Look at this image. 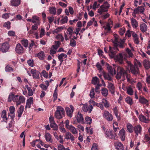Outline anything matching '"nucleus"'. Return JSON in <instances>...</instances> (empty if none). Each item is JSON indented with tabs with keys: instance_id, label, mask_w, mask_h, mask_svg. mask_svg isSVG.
<instances>
[{
	"instance_id": "obj_1",
	"label": "nucleus",
	"mask_w": 150,
	"mask_h": 150,
	"mask_svg": "<svg viewBox=\"0 0 150 150\" xmlns=\"http://www.w3.org/2000/svg\"><path fill=\"white\" fill-rule=\"evenodd\" d=\"M127 65L125 67L127 70H129L133 74L137 76L139 74V67L141 66V64L137 60L134 62V65L132 64L131 62L127 60L125 61Z\"/></svg>"
},
{
	"instance_id": "obj_2",
	"label": "nucleus",
	"mask_w": 150,
	"mask_h": 150,
	"mask_svg": "<svg viewBox=\"0 0 150 150\" xmlns=\"http://www.w3.org/2000/svg\"><path fill=\"white\" fill-rule=\"evenodd\" d=\"M8 100L9 102L13 100V102H15L17 106L25 103V98L23 96H19L18 95H14L13 94L9 95Z\"/></svg>"
},
{
	"instance_id": "obj_3",
	"label": "nucleus",
	"mask_w": 150,
	"mask_h": 150,
	"mask_svg": "<svg viewBox=\"0 0 150 150\" xmlns=\"http://www.w3.org/2000/svg\"><path fill=\"white\" fill-rule=\"evenodd\" d=\"M65 113L64 108L61 106H57V110L55 112V116L58 119H60L62 118L63 115Z\"/></svg>"
},
{
	"instance_id": "obj_4",
	"label": "nucleus",
	"mask_w": 150,
	"mask_h": 150,
	"mask_svg": "<svg viewBox=\"0 0 150 150\" xmlns=\"http://www.w3.org/2000/svg\"><path fill=\"white\" fill-rule=\"evenodd\" d=\"M116 35V37L115 36V40L113 42L114 46L117 47H119L120 48H123L124 40L119 38L117 35Z\"/></svg>"
},
{
	"instance_id": "obj_5",
	"label": "nucleus",
	"mask_w": 150,
	"mask_h": 150,
	"mask_svg": "<svg viewBox=\"0 0 150 150\" xmlns=\"http://www.w3.org/2000/svg\"><path fill=\"white\" fill-rule=\"evenodd\" d=\"M27 21L29 22H31L34 23V25L32 26V30H36L37 29L38 26L40 24L39 19H27Z\"/></svg>"
},
{
	"instance_id": "obj_6",
	"label": "nucleus",
	"mask_w": 150,
	"mask_h": 150,
	"mask_svg": "<svg viewBox=\"0 0 150 150\" xmlns=\"http://www.w3.org/2000/svg\"><path fill=\"white\" fill-rule=\"evenodd\" d=\"M103 115V117L108 121H111L113 119L112 115L107 110L104 111Z\"/></svg>"
},
{
	"instance_id": "obj_7",
	"label": "nucleus",
	"mask_w": 150,
	"mask_h": 150,
	"mask_svg": "<svg viewBox=\"0 0 150 150\" xmlns=\"http://www.w3.org/2000/svg\"><path fill=\"white\" fill-rule=\"evenodd\" d=\"M108 4L107 2L105 3L104 4L101 5L98 10V12L100 14H101L103 12L108 11L109 6L108 5H106L105 4Z\"/></svg>"
},
{
	"instance_id": "obj_8",
	"label": "nucleus",
	"mask_w": 150,
	"mask_h": 150,
	"mask_svg": "<svg viewBox=\"0 0 150 150\" xmlns=\"http://www.w3.org/2000/svg\"><path fill=\"white\" fill-rule=\"evenodd\" d=\"M109 51L108 53L109 56L112 58H114L115 56L117 53V51L118 50V48L115 46L114 47H111L109 46Z\"/></svg>"
},
{
	"instance_id": "obj_9",
	"label": "nucleus",
	"mask_w": 150,
	"mask_h": 150,
	"mask_svg": "<svg viewBox=\"0 0 150 150\" xmlns=\"http://www.w3.org/2000/svg\"><path fill=\"white\" fill-rule=\"evenodd\" d=\"M69 107L70 108L68 107H66L65 110L67 115L70 117H71L74 111V106L72 105H70Z\"/></svg>"
},
{
	"instance_id": "obj_10",
	"label": "nucleus",
	"mask_w": 150,
	"mask_h": 150,
	"mask_svg": "<svg viewBox=\"0 0 150 150\" xmlns=\"http://www.w3.org/2000/svg\"><path fill=\"white\" fill-rule=\"evenodd\" d=\"M9 49V46L7 42L0 44V51L3 53H6Z\"/></svg>"
},
{
	"instance_id": "obj_11",
	"label": "nucleus",
	"mask_w": 150,
	"mask_h": 150,
	"mask_svg": "<svg viewBox=\"0 0 150 150\" xmlns=\"http://www.w3.org/2000/svg\"><path fill=\"white\" fill-rule=\"evenodd\" d=\"M126 51L127 54L123 53V56L124 59H126L127 57L133 58L134 57V55L132 52L129 48H126Z\"/></svg>"
},
{
	"instance_id": "obj_12",
	"label": "nucleus",
	"mask_w": 150,
	"mask_h": 150,
	"mask_svg": "<svg viewBox=\"0 0 150 150\" xmlns=\"http://www.w3.org/2000/svg\"><path fill=\"white\" fill-rule=\"evenodd\" d=\"M93 107L91 106H89L88 104L86 103L83 105L82 109L85 112L90 113L92 110Z\"/></svg>"
},
{
	"instance_id": "obj_13",
	"label": "nucleus",
	"mask_w": 150,
	"mask_h": 150,
	"mask_svg": "<svg viewBox=\"0 0 150 150\" xmlns=\"http://www.w3.org/2000/svg\"><path fill=\"white\" fill-rule=\"evenodd\" d=\"M105 134L107 137L112 139H115L116 135L115 133H113L112 131L110 130L106 131Z\"/></svg>"
},
{
	"instance_id": "obj_14",
	"label": "nucleus",
	"mask_w": 150,
	"mask_h": 150,
	"mask_svg": "<svg viewBox=\"0 0 150 150\" xmlns=\"http://www.w3.org/2000/svg\"><path fill=\"white\" fill-rule=\"evenodd\" d=\"M113 25V23L112 21H110L108 23H107L106 26L104 25L103 28L104 29L107 31V33H109L110 31L111 30V28H112Z\"/></svg>"
},
{
	"instance_id": "obj_15",
	"label": "nucleus",
	"mask_w": 150,
	"mask_h": 150,
	"mask_svg": "<svg viewBox=\"0 0 150 150\" xmlns=\"http://www.w3.org/2000/svg\"><path fill=\"white\" fill-rule=\"evenodd\" d=\"M16 52L18 54L22 53L24 52V48L20 43H18L15 48Z\"/></svg>"
},
{
	"instance_id": "obj_16",
	"label": "nucleus",
	"mask_w": 150,
	"mask_h": 150,
	"mask_svg": "<svg viewBox=\"0 0 150 150\" xmlns=\"http://www.w3.org/2000/svg\"><path fill=\"white\" fill-rule=\"evenodd\" d=\"M113 58L116 60L120 64H122L123 62V53L122 54L121 53L115 56Z\"/></svg>"
},
{
	"instance_id": "obj_17",
	"label": "nucleus",
	"mask_w": 150,
	"mask_h": 150,
	"mask_svg": "<svg viewBox=\"0 0 150 150\" xmlns=\"http://www.w3.org/2000/svg\"><path fill=\"white\" fill-rule=\"evenodd\" d=\"M107 69L108 72L112 76H114L116 73V71L115 70V67H112L111 66H108L107 67Z\"/></svg>"
},
{
	"instance_id": "obj_18",
	"label": "nucleus",
	"mask_w": 150,
	"mask_h": 150,
	"mask_svg": "<svg viewBox=\"0 0 150 150\" xmlns=\"http://www.w3.org/2000/svg\"><path fill=\"white\" fill-rule=\"evenodd\" d=\"M77 122L78 123L83 124L84 123V120L83 116V115L78 113L77 116L76 117Z\"/></svg>"
},
{
	"instance_id": "obj_19",
	"label": "nucleus",
	"mask_w": 150,
	"mask_h": 150,
	"mask_svg": "<svg viewBox=\"0 0 150 150\" xmlns=\"http://www.w3.org/2000/svg\"><path fill=\"white\" fill-rule=\"evenodd\" d=\"M31 72L32 74L33 78L36 79H39L40 72L35 69H33L31 71Z\"/></svg>"
},
{
	"instance_id": "obj_20",
	"label": "nucleus",
	"mask_w": 150,
	"mask_h": 150,
	"mask_svg": "<svg viewBox=\"0 0 150 150\" xmlns=\"http://www.w3.org/2000/svg\"><path fill=\"white\" fill-rule=\"evenodd\" d=\"M33 98L32 97H30L27 100L26 103V105L25 106L26 109L28 107L29 108H30L31 105L33 103Z\"/></svg>"
},
{
	"instance_id": "obj_21",
	"label": "nucleus",
	"mask_w": 150,
	"mask_h": 150,
	"mask_svg": "<svg viewBox=\"0 0 150 150\" xmlns=\"http://www.w3.org/2000/svg\"><path fill=\"white\" fill-rule=\"evenodd\" d=\"M135 133L137 135H138L139 134H140L142 131V127L140 125H138L135 126L134 128Z\"/></svg>"
},
{
	"instance_id": "obj_22",
	"label": "nucleus",
	"mask_w": 150,
	"mask_h": 150,
	"mask_svg": "<svg viewBox=\"0 0 150 150\" xmlns=\"http://www.w3.org/2000/svg\"><path fill=\"white\" fill-rule=\"evenodd\" d=\"M35 56L36 57H38L41 60H43L45 57L44 52L43 51H40L38 53L36 54Z\"/></svg>"
},
{
	"instance_id": "obj_23",
	"label": "nucleus",
	"mask_w": 150,
	"mask_h": 150,
	"mask_svg": "<svg viewBox=\"0 0 150 150\" xmlns=\"http://www.w3.org/2000/svg\"><path fill=\"white\" fill-rule=\"evenodd\" d=\"M108 88L112 94H114L115 93V88L114 85L110 83H108Z\"/></svg>"
},
{
	"instance_id": "obj_24",
	"label": "nucleus",
	"mask_w": 150,
	"mask_h": 150,
	"mask_svg": "<svg viewBox=\"0 0 150 150\" xmlns=\"http://www.w3.org/2000/svg\"><path fill=\"white\" fill-rule=\"evenodd\" d=\"M54 135L56 139L59 141V142L62 144L63 143L64 140L62 136L61 135L58 136L56 132L54 133Z\"/></svg>"
},
{
	"instance_id": "obj_25",
	"label": "nucleus",
	"mask_w": 150,
	"mask_h": 150,
	"mask_svg": "<svg viewBox=\"0 0 150 150\" xmlns=\"http://www.w3.org/2000/svg\"><path fill=\"white\" fill-rule=\"evenodd\" d=\"M119 136L122 141H124L125 137V131L123 129H121L119 132Z\"/></svg>"
},
{
	"instance_id": "obj_26",
	"label": "nucleus",
	"mask_w": 150,
	"mask_h": 150,
	"mask_svg": "<svg viewBox=\"0 0 150 150\" xmlns=\"http://www.w3.org/2000/svg\"><path fill=\"white\" fill-rule=\"evenodd\" d=\"M45 137L46 141L50 143H51L53 142V139L52 138V136L49 133H46L45 134Z\"/></svg>"
},
{
	"instance_id": "obj_27",
	"label": "nucleus",
	"mask_w": 150,
	"mask_h": 150,
	"mask_svg": "<svg viewBox=\"0 0 150 150\" xmlns=\"http://www.w3.org/2000/svg\"><path fill=\"white\" fill-rule=\"evenodd\" d=\"M115 148L118 150H123V144L120 142H117L115 143Z\"/></svg>"
},
{
	"instance_id": "obj_28",
	"label": "nucleus",
	"mask_w": 150,
	"mask_h": 150,
	"mask_svg": "<svg viewBox=\"0 0 150 150\" xmlns=\"http://www.w3.org/2000/svg\"><path fill=\"white\" fill-rule=\"evenodd\" d=\"M24 107L23 105L20 106L17 112L18 113V117H21L22 115L24 110Z\"/></svg>"
},
{
	"instance_id": "obj_29",
	"label": "nucleus",
	"mask_w": 150,
	"mask_h": 150,
	"mask_svg": "<svg viewBox=\"0 0 150 150\" xmlns=\"http://www.w3.org/2000/svg\"><path fill=\"white\" fill-rule=\"evenodd\" d=\"M21 3L20 0H12L11 1V5L12 6H17Z\"/></svg>"
},
{
	"instance_id": "obj_30",
	"label": "nucleus",
	"mask_w": 150,
	"mask_h": 150,
	"mask_svg": "<svg viewBox=\"0 0 150 150\" xmlns=\"http://www.w3.org/2000/svg\"><path fill=\"white\" fill-rule=\"evenodd\" d=\"M126 89L127 94L130 96L133 95L134 91L131 86H129L126 87Z\"/></svg>"
},
{
	"instance_id": "obj_31",
	"label": "nucleus",
	"mask_w": 150,
	"mask_h": 150,
	"mask_svg": "<svg viewBox=\"0 0 150 150\" xmlns=\"http://www.w3.org/2000/svg\"><path fill=\"white\" fill-rule=\"evenodd\" d=\"M67 129L70 130L71 132L73 134H76L78 133V131L72 125H71Z\"/></svg>"
},
{
	"instance_id": "obj_32",
	"label": "nucleus",
	"mask_w": 150,
	"mask_h": 150,
	"mask_svg": "<svg viewBox=\"0 0 150 150\" xmlns=\"http://www.w3.org/2000/svg\"><path fill=\"white\" fill-rule=\"evenodd\" d=\"M140 29L142 32H144L147 30V26L143 23H141L140 25Z\"/></svg>"
},
{
	"instance_id": "obj_33",
	"label": "nucleus",
	"mask_w": 150,
	"mask_h": 150,
	"mask_svg": "<svg viewBox=\"0 0 150 150\" xmlns=\"http://www.w3.org/2000/svg\"><path fill=\"white\" fill-rule=\"evenodd\" d=\"M113 111L118 121H119L120 120L121 118L119 115H118V110L117 107H115L113 109Z\"/></svg>"
},
{
	"instance_id": "obj_34",
	"label": "nucleus",
	"mask_w": 150,
	"mask_h": 150,
	"mask_svg": "<svg viewBox=\"0 0 150 150\" xmlns=\"http://www.w3.org/2000/svg\"><path fill=\"white\" fill-rule=\"evenodd\" d=\"M117 72L122 74L123 76L126 73L124 68L120 66H117Z\"/></svg>"
},
{
	"instance_id": "obj_35",
	"label": "nucleus",
	"mask_w": 150,
	"mask_h": 150,
	"mask_svg": "<svg viewBox=\"0 0 150 150\" xmlns=\"http://www.w3.org/2000/svg\"><path fill=\"white\" fill-rule=\"evenodd\" d=\"M139 120L142 122L147 123L148 122L149 120L148 118H146L142 115H141L139 116Z\"/></svg>"
},
{
	"instance_id": "obj_36",
	"label": "nucleus",
	"mask_w": 150,
	"mask_h": 150,
	"mask_svg": "<svg viewBox=\"0 0 150 150\" xmlns=\"http://www.w3.org/2000/svg\"><path fill=\"white\" fill-rule=\"evenodd\" d=\"M1 117L4 121L6 122L8 120V118L6 116V110H3L2 111L1 113Z\"/></svg>"
},
{
	"instance_id": "obj_37",
	"label": "nucleus",
	"mask_w": 150,
	"mask_h": 150,
	"mask_svg": "<svg viewBox=\"0 0 150 150\" xmlns=\"http://www.w3.org/2000/svg\"><path fill=\"white\" fill-rule=\"evenodd\" d=\"M92 83L95 85H99V84H100L99 79L96 76L93 77L92 81Z\"/></svg>"
},
{
	"instance_id": "obj_38",
	"label": "nucleus",
	"mask_w": 150,
	"mask_h": 150,
	"mask_svg": "<svg viewBox=\"0 0 150 150\" xmlns=\"http://www.w3.org/2000/svg\"><path fill=\"white\" fill-rule=\"evenodd\" d=\"M143 64L146 69H148L150 67V62L148 60L145 59L144 60Z\"/></svg>"
},
{
	"instance_id": "obj_39",
	"label": "nucleus",
	"mask_w": 150,
	"mask_h": 150,
	"mask_svg": "<svg viewBox=\"0 0 150 150\" xmlns=\"http://www.w3.org/2000/svg\"><path fill=\"white\" fill-rule=\"evenodd\" d=\"M127 129L130 133H132L133 132V127L132 125L130 123H128L126 125Z\"/></svg>"
},
{
	"instance_id": "obj_40",
	"label": "nucleus",
	"mask_w": 150,
	"mask_h": 150,
	"mask_svg": "<svg viewBox=\"0 0 150 150\" xmlns=\"http://www.w3.org/2000/svg\"><path fill=\"white\" fill-rule=\"evenodd\" d=\"M101 91L102 94L104 96L106 97L108 95V90L107 88H102L101 89Z\"/></svg>"
},
{
	"instance_id": "obj_41",
	"label": "nucleus",
	"mask_w": 150,
	"mask_h": 150,
	"mask_svg": "<svg viewBox=\"0 0 150 150\" xmlns=\"http://www.w3.org/2000/svg\"><path fill=\"white\" fill-rule=\"evenodd\" d=\"M103 76L105 79L109 81H111L112 80V78L109 74L105 73H103Z\"/></svg>"
},
{
	"instance_id": "obj_42",
	"label": "nucleus",
	"mask_w": 150,
	"mask_h": 150,
	"mask_svg": "<svg viewBox=\"0 0 150 150\" xmlns=\"http://www.w3.org/2000/svg\"><path fill=\"white\" fill-rule=\"evenodd\" d=\"M131 23L133 28H136L138 26V24L136 19H131Z\"/></svg>"
},
{
	"instance_id": "obj_43",
	"label": "nucleus",
	"mask_w": 150,
	"mask_h": 150,
	"mask_svg": "<svg viewBox=\"0 0 150 150\" xmlns=\"http://www.w3.org/2000/svg\"><path fill=\"white\" fill-rule=\"evenodd\" d=\"M21 42L24 47H28V40L23 39L21 41Z\"/></svg>"
},
{
	"instance_id": "obj_44",
	"label": "nucleus",
	"mask_w": 150,
	"mask_h": 150,
	"mask_svg": "<svg viewBox=\"0 0 150 150\" xmlns=\"http://www.w3.org/2000/svg\"><path fill=\"white\" fill-rule=\"evenodd\" d=\"M139 101L141 103L143 104H146L148 103V100L143 97H140L139 98Z\"/></svg>"
},
{
	"instance_id": "obj_45",
	"label": "nucleus",
	"mask_w": 150,
	"mask_h": 150,
	"mask_svg": "<svg viewBox=\"0 0 150 150\" xmlns=\"http://www.w3.org/2000/svg\"><path fill=\"white\" fill-rule=\"evenodd\" d=\"M125 101L130 105H131L133 104L132 98L129 96H128L126 98Z\"/></svg>"
},
{
	"instance_id": "obj_46",
	"label": "nucleus",
	"mask_w": 150,
	"mask_h": 150,
	"mask_svg": "<svg viewBox=\"0 0 150 150\" xmlns=\"http://www.w3.org/2000/svg\"><path fill=\"white\" fill-rule=\"evenodd\" d=\"M5 70L6 72H11L13 71V69L11 67L10 65L8 64L5 67Z\"/></svg>"
},
{
	"instance_id": "obj_47",
	"label": "nucleus",
	"mask_w": 150,
	"mask_h": 150,
	"mask_svg": "<svg viewBox=\"0 0 150 150\" xmlns=\"http://www.w3.org/2000/svg\"><path fill=\"white\" fill-rule=\"evenodd\" d=\"M63 29L62 27H59L55 30H52V32L53 34L56 33H58L59 32L61 31Z\"/></svg>"
},
{
	"instance_id": "obj_48",
	"label": "nucleus",
	"mask_w": 150,
	"mask_h": 150,
	"mask_svg": "<svg viewBox=\"0 0 150 150\" xmlns=\"http://www.w3.org/2000/svg\"><path fill=\"white\" fill-rule=\"evenodd\" d=\"M102 103L104 104L105 107L106 108H108L110 106L109 103L105 99H102Z\"/></svg>"
},
{
	"instance_id": "obj_49",
	"label": "nucleus",
	"mask_w": 150,
	"mask_h": 150,
	"mask_svg": "<svg viewBox=\"0 0 150 150\" xmlns=\"http://www.w3.org/2000/svg\"><path fill=\"white\" fill-rule=\"evenodd\" d=\"M28 91V95L30 96H32L33 94V92L30 87H29L28 85L25 86Z\"/></svg>"
},
{
	"instance_id": "obj_50",
	"label": "nucleus",
	"mask_w": 150,
	"mask_h": 150,
	"mask_svg": "<svg viewBox=\"0 0 150 150\" xmlns=\"http://www.w3.org/2000/svg\"><path fill=\"white\" fill-rule=\"evenodd\" d=\"M50 13L51 14H55L56 12V9L55 8L53 7H50L49 8Z\"/></svg>"
},
{
	"instance_id": "obj_51",
	"label": "nucleus",
	"mask_w": 150,
	"mask_h": 150,
	"mask_svg": "<svg viewBox=\"0 0 150 150\" xmlns=\"http://www.w3.org/2000/svg\"><path fill=\"white\" fill-rule=\"evenodd\" d=\"M85 120L87 124H90L92 122V119L90 117L86 116L85 118Z\"/></svg>"
},
{
	"instance_id": "obj_52",
	"label": "nucleus",
	"mask_w": 150,
	"mask_h": 150,
	"mask_svg": "<svg viewBox=\"0 0 150 150\" xmlns=\"http://www.w3.org/2000/svg\"><path fill=\"white\" fill-rule=\"evenodd\" d=\"M67 32L69 34V38H71V36L73 34V29L69 27L67 29Z\"/></svg>"
},
{
	"instance_id": "obj_53",
	"label": "nucleus",
	"mask_w": 150,
	"mask_h": 150,
	"mask_svg": "<svg viewBox=\"0 0 150 150\" xmlns=\"http://www.w3.org/2000/svg\"><path fill=\"white\" fill-rule=\"evenodd\" d=\"M95 93L94 88H92L90 92L89 96L91 98H93L95 97Z\"/></svg>"
},
{
	"instance_id": "obj_54",
	"label": "nucleus",
	"mask_w": 150,
	"mask_h": 150,
	"mask_svg": "<svg viewBox=\"0 0 150 150\" xmlns=\"http://www.w3.org/2000/svg\"><path fill=\"white\" fill-rule=\"evenodd\" d=\"M58 58L59 59V60L60 61V63L59 64V65L60 66L62 64V63L63 62V61L64 60V57L62 53L61 54H60L59 55H58Z\"/></svg>"
},
{
	"instance_id": "obj_55",
	"label": "nucleus",
	"mask_w": 150,
	"mask_h": 150,
	"mask_svg": "<svg viewBox=\"0 0 150 150\" xmlns=\"http://www.w3.org/2000/svg\"><path fill=\"white\" fill-rule=\"evenodd\" d=\"M90 104V106H91L93 107V106H94L95 105L97 106V103L95 102L93 100H90L89 102Z\"/></svg>"
},
{
	"instance_id": "obj_56",
	"label": "nucleus",
	"mask_w": 150,
	"mask_h": 150,
	"mask_svg": "<svg viewBox=\"0 0 150 150\" xmlns=\"http://www.w3.org/2000/svg\"><path fill=\"white\" fill-rule=\"evenodd\" d=\"M50 126L51 127L53 128L54 130H57V126L55 122L53 123H50Z\"/></svg>"
},
{
	"instance_id": "obj_57",
	"label": "nucleus",
	"mask_w": 150,
	"mask_h": 150,
	"mask_svg": "<svg viewBox=\"0 0 150 150\" xmlns=\"http://www.w3.org/2000/svg\"><path fill=\"white\" fill-rule=\"evenodd\" d=\"M9 111L10 113L13 114L14 113L15 108L13 106H11L9 109Z\"/></svg>"
},
{
	"instance_id": "obj_58",
	"label": "nucleus",
	"mask_w": 150,
	"mask_h": 150,
	"mask_svg": "<svg viewBox=\"0 0 150 150\" xmlns=\"http://www.w3.org/2000/svg\"><path fill=\"white\" fill-rule=\"evenodd\" d=\"M27 63L28 65L31 67H33L34 65L33 60L29 59L27 61Z\"/></svg>"
},
{
	"instance_id": "obj_59",
	"label": "nucleus",
	"mask_w": 150,
	"mask_h": 150,
	"mask_svg": "<svg viewBox=\"0 0 150 150\" xmlns=\"http://www.w3.org/2000/svg\"><path fill=\"white\" fill-rule=\"evenodd\" d=\"M96 67L98 68V69L100 71H102L103 69L102 67L100 65V63L99 62H98L96 64Z\"/></svg>"
},
{
	"instance_id": "obj_60",
	"label": "nucleus",
	"mask_w": 150,
	"mask_h": 150,
	"mask_svg": "<svg viewBox=\"0 0 150 150\" xmlns=\"http://www.w3.org/2000/svg\"><path fill=\"white\" fill-rule=\"evenodd\" d=\"M138 8L139 11L141 13H143L145 9L143 6H138Z\"/></svg>"
},
{
	"instance_id": "obj_61",
	"label": "nucleus",
	"mask_w": 150,
	"mask_h": 150,
	"mask_svg": "<svg viewBox=\"0 0 150 150\" xmlns=\"http://www.w3.org/2000/svg\"><path fill=\"white\" fill-rule=\"evenodd\" d=\"M91 150H98V146L96 143H94L92 147Z\"/></svg>"
},
{
	"instance_id": "obj_62",
	"label": "nucleus",
	"mask_w": 150,
	"mask_h": 150,
	"mask_svg": "<svg viewBox=\"0 0 150 150\" xmlns=\"http://www.w3.org/2000/svg\"><path fill=\"white\" fill-rule=\"evenodd\" d=\"M125 31V29L124 28H120L119 31V33L121 35H123Z\"/></svg>"
},
{
	"instance_id": "obj_63",
	"label": "nucleus",
	"mask_w": 150,
	"mask_h": 150,
	"mask_svg": "<svg viewBox=\"0 0 150 150\" xmlns=\"http://www.w3.org/2000/svg\"><path fill=\"white\" fill-rule=\"evenodd\" d=\"M56 38L59 40L63 41L64 40V38L61 34H58L56 36Z\"/></svg>"
},
{
	"instance_id": "obj_64",
	"label": "nucleus",
	"mask_w": 150,
	"mask_h": 150,
	"mask_svg": "<svg viewBox=\"0 0 150 150\" xmlns=\"http://www.w3.org/2000/svg\"><path fill=\"white\" fill-rule=\"evenodd\" d=\"M65 148L63 145L61 144H59L58 145L57 149L58 150H64Z\"/></svg>"
}]
</instances>
